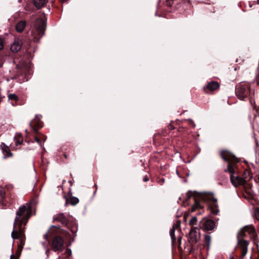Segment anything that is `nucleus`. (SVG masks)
I'll use <instances>...</instances> for the list:
<instances>
[{"label": "nucleus", "instance_id": "f257e3e1", "mask_svg": "<svg viewBox=\"0 0 259 259\" xmlns=\"http://www.w3.org/2000/svg\"><path fill=\"white\" fill-rule=\"evenodd\" d=\"M31 208L30 204L28 203L23 205L19 208L17 212V216L15 219L13 231L12 232V237L14 239H19L20 243L18 247L21 249L24 244L23 236V227L31 215Z\"/></svg>", "mask_w": 259, "mask_h": 259}, {"label": "nucleus", "instance_id": "f03ea898", "mask_svg": "<svg viewBox=\"0 0 259 259\" xmlns=\"http://www.w3.org/2000/svg\"><path fill=\"white\" fill-rule=\"evenodd\" d=\"M187 200L190 199L191 197H194L195 202L191 207L192 212L195 211L198 208H202V206L198 201V199L207 203L211 212L212 213L217 214L219 211L217 204V199L214 198L213 194L211 193L205 192L201 193L198 195L196 197L195 192L189 191L187 193Z\"/></svg>", "mask_w": 259, "mask_h": 259}, {"label": "nucleus", "instance_id": "7ed1b4c3", "mask_svg": "<svg viewBox=\"0 0 259 259\" xmlns=\"http://www.w3.org/2000/svg\"><path fill=\"white\" fill-rule=\"evenodd\" d=\"M187 200L190 199L191 197H194L195 202L191 207L192 212L195 211L198 208H202V206L198 201V199L207 203L211 212L212 213L217 214L219 211L217 204V199L214 198L213 194L211 193L205 192L201 193L198 195L196 197L195 192L189 191L187 193Z\"/></svg>", "mask_w": 259, "mask_h": 259}, {"label": "nucleus", "instance_id": "20e7f679", "mask_svg": "<svg viewBox=\"0 0 259 259\" xmlns=\"http://www.w3.org/2000/svg\"><path fill=\"white\" fill-rule=\"evenodd\" d=\"M225 171L230 174L231 183L235 187L242 185L245 183V180L244 179L235 175V165H233L231 163H228L227 169Z\"/></svg>", "mask_w": 259, "mask_h": 259}, {"label": "nucleus", "instance_id": "39448f33", "mask_svg": "<svg viewBox=\"0 0 259 259\" xmlns=\"http://www.w3.org/2000/svg\"><path fill=\"white\" fill-rule=\"evenodd\" d=\"M247 233L250 235L252 239H255L256 234L255 231V229L252 226L249 225L244 227L238 232V234L239 236H246Z\"/></svg>", "mask_w": 259, "mask_h": 259}, {"label": "nucleus", "instance_id": "423d86ee", "mask_svg": "<svg viewBox=\"0 0 259 259\" xmlns=\"http://www.w3.org/2000/svg\"><path fill=\"white\" fill-rule=\"evenodd\" d=\"M53 250L55 251H61L64 248V240L60 236H56L52 240Z\"/></svg>", "mask_w": 259, "mask_h": 259}, {"label": "nucleus", "instance_id": "0eeeda50", "mask_svg": "<svg viewBox=\"0 0 259 259\" xmlns=\"http://www.w3.org/2000/svg\"><path fill=\"white\" fill-rule=\"evenodd\" d=\"M36 30L40 37L42 36L46 29V23L42 19H38L35 24Z\"/></svg>", "mask_w": 259, "mask_h": 259}, {"label": "nucleus", "instance_id": "6e6552de", "mask_svg": "<svg viewBox=\"0 0 259 259\" xmlns=\"http://www.w3.org/2000/svg\"><path fill=\"white\" fill-rule=\"evenodd\" d=\"M200 237L199 229L197 228H193L189 232V240L192 243L197 242L199 240Z\"/></svg>", "mask_w": 259, "mask_h": 259}, {"label": "nucleus", "instance_id": "1a4fd4ad", "mask_svg": "<svg viewBox=\"0 0 259 259\" xmlns=\"http://www.w3.org/2000/svg\"><path fill=\"white\" fill-rule=\"evenodd\" d=\"M238 245L240 248L241 252V258H242L246 254L247 252L248 243L246 241L244 240H238Z\"/></svg>", "mask_w": 259, "mask_h": 259}, {"label": "nucleus", "instance_id": "9d476101", "mask_svg": "<svg viewBox=\"0 0 259 259\" xmlns=\"http://www.w3.org/2000/svg\"><path fill=\"white\" fill-rule=\"evenodd\" d=\"M214 227L215 223L211 220L204 219L202 222V227L204 230L207 231L212 230Z\"/></svg>", "mask_w": 259, "mask_h": 259}, {"label": "nucleus", "instance_id": "9b49d317", "mask_svg": "<svg viewBox=\"0 0 259 259\" xmlns=\"http://www.w3.org/2000/svg\"><path fill=\"white\" fill-rule=\"evenodd\" d=\"M221 155L224 160L228 161L229 163H231L233 165H234L231 162L234 159V157L232 153L228 151H222L221 153Z\"/></svg>", "mask_w": 259, "mask_h": 259}, {"label": "nucleus", "instance_id": "f8f14e48", "mask_svg": "<svg viewBox=\"0 0 259 259\" xmlns=\"http://www.w3.org/2000/svg\"><path fill=\"white\" fill-rule=\"evenodd\" d=\"M21 40L19 39H17L11 45V50L13 52H17L21 49Z\"/></svg>", "mask_w": 259, "mask_h": 259}, {"label": "nucleus", "instance_id": "ddd939ff", "mask_svg": "<svg viewBox=\"0 0 259 259\" xmlns=\"http://www.w3.org/2000/svg\"><path fill=\"white\" fill-rule=\"evenodd\" d=\"M1 146L5 158L12 156V153L11 152L10 148L8 146L3 143Z\"/></svg>", "mask_w": 259, "mask_h": 259}, {"label": "nucleus", "instance_id": "4468645a", "mask_svg": "<svg viewBox=\"0 0 259 259\" xmlns=\"http://www.w3.org/2000/svg\"><path fill=\"white\" fill-rule=\"evenodd\" d=\"M26 26V22L25 21H20L16 25V29L17 32H21L23 31Z\"/></svg>", "mask_w": 259, "mask_h": 259}, {"label": "nucleus", "instance_id": "2eb2a0df", "mask_svg": "<svg viewBox=\"0 0 259 259\" xmlns=\"http://www.w3.org/2000/svg\"><path fill=\"white\" fill-rule=\"evenodd\" d=\"M219 84L216 81H212L208 83L207 88L210 91H214L218 89Z\"/></svg>", "mask_w": 259, "mask_h": 259}, {"label": "nucleus", "instance_id": "dca6fc26", "mask_svg": "<svg viewBox=\"0 0 259 259\" xmlns=\"http://www.w3.org/2000/svg\"><path fill=\"white\" fill-rule=\"evenodd\" d=\"M34 5L38 8L43 7L46 4V0H33Z\"/></svg>", "mask_w": 259, "mask_h": 259}, {"label": "nucleus", "instance_id": "f3484780", "mask_svg": "<svg viewBox=\"0 0 259 259\" xmlns=\"http://www.w3.org/2000/svg\"><path fill=\"white\" fill-rule=\"evenodd\" d=\"M57 228L55 227H52L50 230H49L48 232L44 235V237L46 239H48V237L53 235V233L57 230Z\"/></svg>", "mask_w": 259, "mask_h": 259}, {"label": "nucleus", "instance_id": "a211bd4d", "mask_svg": "<svg viewBox=\"0 0 259 259\" xmlns=\"http://www.w3.org/2000/svg\"><path fill=\"white\" fill-rule=\"evenodd\" d=\"M245 90L244 89L242 88H240V89H238L237 91V93L238 94L240 93L241 94L239 95L240 98H243L244 97L246 96V94L245 93Z\"/></svg>", "mask_w": 259, "mask_h": 259}, {"label": "nucleus", "instance_id": "6ab92c4d", "mask_svg": "<svg viewBox=\"0 0 259 259\" xmlns=\"http://www.w3.org/2000/svg\"><path fill=\"white\" fill-rule=\"evenodd\" d=\"M175 229L174 226L172 227V228L170 230V236L171 237V240L172 242H174L176 240V238L175 236Z\"/></svg>", "mask_w": 259, "mask_h": 259}, {"label": "nucleus", "instance_id": "aec40b11", "mask_svg": "<svg viewBox=\"0 0 259 259\" xmlns=\"http://www.w3.org/2000/svg\"><path fill=\"white\" fill-rule=\"evenodd\" d=\"M205 242L209 247L210 242H211V237L209 235H205L204 237Z\"/></svg>", "mask_w": 259, "mask_h": 259}, {"label": "nucleus", "instance_id": "412c9836", "mask_svg": "<svg viewBox=\"0 0 259 259\" xmlns=\"http://www.w3.org/2000/svg\"><path fill=\"white\" fill-rule=\"evenodd\" d=\"M79 200L78 198L75 197H73L70 200V203L73 205H76L78 202Z\"/></svg>", "mask_w": 259, "mask_h": 259}, {"label": "nucleus", "instance_id": "4be33fe9", "mask_svg": "<svg viewBox=\"0 0 259 259\" xmlns=\"http://www.w3.org/2000/svg\"><path fill=\"white\" fill-rule=\"evenodd\" d=\"M196 222L197 218L196 217H193L191 218L189 223L190 225H194L196 224Z\"/></svg>", "mask_w": 259, "mask_h": 259}, {"label": "nucleus", "instance_id": "5701e85b", "mask_svg": "<svg viewBox=\"0 0 259 259\" xmlns=\"http://www.w3.org/2000/svg\"><path fill=\"white\" fill-rule=\"evenodd\" d=\"M8 97L9 100H14L17 101L18 99L17 96L14 94H10Z\"/></svg>", "mask_w": 259, "mask_h": 259}, {"label": "nucleus", "instance_id": "b1692460", "mask_svg": "<svg viewBox=\"0 0 259 259\" xmlns=\"http://www.w3.org/2000/svg\"><path fill=\"white\" fill-rule=\"evenodd\" d=\"M23 142L22 138L21 136H19L18 138V139L16 141V145L18 146L19 145H21Z\"/></svg>", "mask_w": 259, "mask_h": 259}, {"label": "nucleus", "instance_id": "393cba45", "mask_svg": "<svg viewBox=\"0 0 259 259\" xmlns=\"http://www.w3.org/2000/svg\"><path fill=\"white\" fill-rule=\"evenodd\" d=\"M255 216L256 219L259 220V207L257 208L255 210Z\"/></svg>", "mask_w": 259, "mask_h": 259}, {"label": "nucleus", "instance_id": "a878e982", "mask_svg": "<svg viewBox=\"0 0 259 259\" xmlns=\"http://www.w3.org/2000/svg\"><path fill=\"white\" fill-rule=\"evenodd\" d=\"M187 121L189 122V123L190 125H192L193 127L195 126V124L194 121L192 119H189L187 120Z\"/></svg>", "mask_w": 259, "mask_h": 259}, {"label": "nucleus", "instance_id": "bb28decb", "mask_svg": "<svg viewBox=\"0 0 259 259\" xmlns=\"http://www.w3.org/2000/svg\"><path fill=\"white\" fill-rule=\"evenodd\" d=\"M67 255L69 256L71 254V250L70 249H67L66 251Z\"/></svg>", "mask_w": 259, "mask_h": 259}, {"label": "nucleus", "instance_id": "cd10ccee", "mask_svg": "<svg viewBox=\"0 0 259 259\" xmlns=\"http://www.w3.org/2000/svg\"><path fill=\"white\" fill-rule=\"evenodd\" d=\"M4 47L3 41L2 39H0V50L2 49Z\"/></svg>", "mask_w": 259, "mask_h": 259}, {"label": "nucleus", "instance_id": "c85d7f7f", "mask_svg": "<svg viewBox=\"0 0 259 259\" xmlns=\"http://www.w3.org/2000/svg\"><path fill=\"white\" fill-rule=\"evenodd\" d=\"M35 141L38 144H40V142L38 138H35Z\"/></svg>", "mask_w": 259, "mask_h": 259}, {"label": "nucleus", "instance_id": "c756f323", "mask_svg": "<svg viewBox=\"0 0 259 259\" xmlns=\"http://www.w3.org/2000/svg\"><path fill=\"white\" fill-rule=\"evenodd\" d=\"M148 180V178L147 177H145V178H144V181L145 182H147Z\"/></svg>", "mask_w": 259, "mask_h": 259}, {"label": "nucleus", "instance_id": "7c9ffc66", "mask_svg": "<svg viewBox=\"0 0 259 259\" xmlns=\"http://www.w3.org/2000/svg\"><path fill=\"white\" fill-rule=\"evenodd\" d=\"M42 244L45 248H46L47 247V244H46L45 243H43Z\"/></svg>", "mask_w": 259, "mask_h": 259}, {"label": "nucleus", "instance_id": "2f4dec72", "mask_svg": "<svg viewBox=\"0 0 259 259\" xmlns=\"http://www.w3.org/2000/svg\"><path fill=\"white\" fill-rule=\"evenodd\" d=\"M13 258H14V255H13V254H12V255H11L10 259H13Z\"/></svg>", "mask_w": 259, "mask_h": 259}, {"label": "nucleus", "instance_id": "473e14b6", "mask_svg": "<svg viewBox=\"0 0 259 259\" xmlns=\"http://www.w3.org/2000/svg\"><path fill=\"white\" fill-rule=\"evenodd\" d=\"M2 65V62H1V63H0V66H1Z\"/></svg>", "mask_w": 259, "mask_h": 259}, {"label": "nucleus", "instance_id": "72a5a7b5", "mask_svg": "<svg viewBox=\"0 0 259 259\" xmlns=\"http://www.w3.org/2000/svg\"><path fill=\"white\" fill-rule=\"evenodd\" d=\"M257 259H259V258H257Z\"/></svg>", "mask_w": 259, "mask_h": 259}]
</instances>
